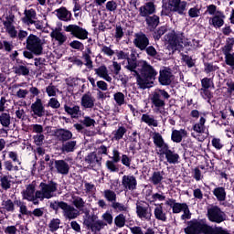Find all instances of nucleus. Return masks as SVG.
<instances>
[{
  "mask_svg": "<svg viewBox=\"0 0 234 234\" xmlns=\"http://www.w3.org/2000/svg\"><path fill=\"white\" fill-rule=\"evenodd\" d=\"M134 76L139 89L145 90L151 89L154 85V80H156L158 72L147 61H142L140 72L134 71Z\"/></svg>",
  "mask_w": 234,
  "mask_h": 234,
  "instance_id": "f257e3e1",
  "label": "nucleus"
},
{
  "mask_svg": "<svg viewBox=\"0 0 234 234\" xmlns=\"http://www.w3.org/2000/svg\"><path fill=\"white\" fill-rule=\"evenodd\" d=\"M49 207L54 211L62 209V215L64 218H67L68 220H74V218H78L80 215V210L65 201H52Z\"/></svg>",
  "mask_w": 234,
  "mask_h": 234,
  "instance_id": "f03ea898",
  "label": "nucleus"
},
{
  "mask_svg": "<svg viewBox=\"0 0 234 234\" xmlns=\"http://www.w3.org/2000/svg\"><path fill=\"white\" fill-rule=\"evenodd\" d=\"M26 48L35 54V56H41L43 54V46L46 45V41L39 37L30 34L26 40Z\"/></svg>",
  "mask_w": 234,
  "mask_h": 234,
  "instance_id": "7ed1b4c3",
  "label": "nucleus"
},
{
  "mask_svg": "<svg viewBox=\"0 0 234 234\" xmlns=\"http://www.w3.org/2000/svg\"><path fill=\"white\" fill-rule=\"evenodd\" d=\"M165 41L168 42V44L170 45L171 48L173 50H176V48H178L179 47H182L183 45L185 47H191L193 48H198L199 47V42L197 40H192L190 42H185L178 40V37H176V35L175 34V31H170L167 35H165Z\"/></svg>",
  "mask_w": 234,
  "mask_h": 234,
  "instance_id": "20e7f679",
  "label": "nucleus"
},
{
  "mask_svg": "<svg viewBox=\"0 0 234 234\" xmlns=\"http://www.w3.org/2000/svg\"><path fill=\"white\" fill-rule=\"evenodd\" d=\"M40 190L36 192V198L39 200H45V198H52L54 197V193L58 191V184L54 182L40 183Z\"/></svg>",
  "mask_w": 234,
  "mask_h": 234,
  "instance_id": "39448f33",
  "label": "nucleus"
},
{
  "mask_svg": "<svg viewBox=\"0 0 234 234\" xmlns=\"http://www.w3.org/2000/svg\"><path fill=\"white\" fill-rule=\"evenodd\" d=\"M169 100L170 95L165 90H156L151 97L153 107H154L156 112H162V109L165 107V101Z\"/></svg>",
  "mask_w": 234,
  "mask_h": 234,
  "instance_id": "423d86ee",
  "label": "nucleus"
},
{
  "mask_svg": "<svg viewBox=\"0 0 234 234\" xmlns=\"http://www.w3.org/2000/svg\"><path fill=\"white\" fill-rule=\"evenodd\" d=\"M65 32H70L71 36L78 39H88L89 32L78 25L64 26Z\"/></svg>",
  "mask_w": 234,
  "mask_h": 234,
  "instance_id": "0eeeda50",
  "label": "nucleus"
},
{
  "mask_svg": "<svg viewBox=\"0 0 234 234\" xmlns=\"http://www.w3.org/2000/svg\"><path fill=\"white\" fill-rule=\"evenodd\" d=\"M51 165V171L54 170L58 175L67 176L70 171V165L67 163V161L60 159V160H52L49 163Z\"/></svg>",
  "mask_w": 234,
  "mask_h": 234,
  "instance_id": "6e6552de",
  "label": "nucleus"
},
{
  "mask_svg": "<svg viewBox=\"0 0 234 234\" xmlns=\"http://www.w3.org/2000/svg\"><path fill=\"white\" fill-rule=\"evenodd\" d=\"M207 217L208 220L211 222H217L220 224V222H224L226 220V214L220 210L218 207H211L207 209Z\"/></svg>",
  "mask_w": 234,
  "mask_h": 234,
  "instance_id": "1a4fd4ad",
  "label": "nucleus"
},
{
  "mask_svg": "<svg viewBox=\"0 0 234 234\" xmlns=\"http://www.w3.org/2000/svg\"><path fill=\"white\" fill-rule=\"evenodd\" d=\"M133 45L139 48V50H145L149 47V37L143 32L136 33L134 35Z\"/></svg>",
  "mask_w": 234,
  "mask_h": 234,
  "instance_id": "9d476101",
  "label": "nucleus"
},
{
  "mask_svg": "<svg viewBox=\"0 0 234 234\" xmlns=\"http://www.w3.org/2000/svg\"><path fill=\"white\" fill-rule=\"evenodd\" d=\"M136 214L137 217L141 218V220H151V217H153V213L149 207H145L144 203L137 202L136 203Z\"/></svg>",
  "mask_w": 234,
  "mask_h": 234,
  "instance_id": "9b49d317",
  "label": "nucleus"
},
{
  "mask_svg": "<svg viewBox=\"0 0 234 234\" xmlns=\"http://www.w3.org/2000/svg\"><path fill=\"white\" fill-rule=\"evenodd\" d=\"M168 6L171 12H176L182 16L184 11L187 8V2L182 0H169Z\"/></svg>",
  "mask_w": 234,
  "mask_h": 234,
  "instance_id": "f8f14e48",
  "label": "nucleus"
},
{
  "mask_svg": "<svg viewBox=\"0 0 234 234\" xmlns=\"http://www.w3.org/2000/svg\"><path fill=\"white\" fill-rule=\"evenodd\" d=\"M122 186L124 191H134L136 186H138V182L134 176H123L122 178Z\"/></svg>",
  "mask_w": 234,
  "mask_h": 234,
  "instance_id": "ddd939ff",
  "label": "nucleus"
},
{
  "mask_svg": "<svg viewBox=\"0 0 234 234\" xmlns=\"http://www.w3.org/2000/svg\"><path fill=\"white\" fill-rule=\"evenodd\" d=\"M156 12V5L153 2H146L139 8V16L141 17H148Z\"/></svg>",
  "mask_w": 234,
  "mask_h": 234,
  "instance_id": "4468645a",
  "label": "nucleus"
},
{
  "mask_svg": "<svg viewBox=\"0 0 234 234\" xmlns=\"http://www.w3.org/2000/svg\"><path fill=\"white\" fill-rule=\"evenodd\" d=\"M22 194L25 200L33 202L35 205L39 204V202H37V197H36V186H34V185H28Z\"/></svg>",
  "mask_w": 234,
  "mask_h": 234,
  "instance_id": "2eb2a0df",
  "label": "nucleus"
},
{
  "mask_svg": "<svg viewBox=\"0 0 234 234\" xmlns=\"http://www.w3.org/2000/svg\"><path fill=\"white\" fill-rule=\"evenodd\" d=\"M159 83L161 85H171L173 81V72L167 68H164L159 71Z\"/></svg>",
  "mask_w": 234,
  "mask_h": 234,
  "instance_id": "dca6fc26",
  "label": "nucleus"
},
{
  "mask_svg": "<svg viewBox=\"0 0 234 234\" xmlns=\"http://www.w3.org/2000/svg\"><path fill=\"white\" fill-rule=\"evenodd\" d=\"M84 224H85V226H87V228L89 229H91L93 234H100V231H101V229H103V228H105V226H107V223H105L101 220L90 222V219H85Z\"/></svg>",
  "mask_w": 234,
  "mask_h": 234,
  "instance_id": "f3484780",
  "label": "nucleus"
},
{
  "mask_svg": "<svg viewBox=\"0 0 234 234\" xmlns=\"http://www.w3.org/2000/svg\"><path fill=\"white\" fill-rule=\"evenodd\" d=\"M31 111L35 116H38V118L45 116V106H43V101L37 98L36 101L31 104Z\"/></svg>",
  "mask_w": 234,
  "mask_h": 234,
  "instance_id": "a211bd4d",
  "label": "nucleus"
},
{
  "mask_svg": "<svg viewBox=\"0 0 234 234\" xmlns=\"http://www.w3.org/2000/svg\"><path fill=\"white\" fill-rule=\"evenodd\" d=\"M95 101H96V99H94V96H92V93L87 92L82 95L80 100V105L84 109H92L94 107Z\"/></svg>",
  "mask_w": 234,
  "mask_h": 234,
  "instance_id": "6ab92c4d",
  "label": "nucleus"
},
{
  "mask_svg": "<svg viewBox=\"0 0 234 234\" xmlns=\"http://www.w3.org/2000/svg\"><path fill=\"white\" fill-rule=\"evenodd\" d=\"M94 72L98 78H101V80H105V81H108L109 83L112 81V77L109 75V69H107V66L101 65L95 69Z\"/></svg>",
  "mask_w": 234,
  "mask_h": 234,
  "instance_id": "aec40b11",
  "label": "nucleus"
},
{
  "mask_svg": "<svg viewBox=\"0 0 234 234\" xmlns=\"http://www.w3.org/2000/svg\"><path fill=\"white\" fill-rule=\"evenodd\" d=\"M224 19H226L224 13L217 11L216 15L209 19V23L213 25L215 28H220V27H224Z\"/></svg>",
  "mask_w": 234,
  "mask_h": 234,
  "instance_id": "412c9836",
  "label": "nucleus"
},
{
  "mask_svg": "<svg viewBox=\"0 0 234 234\" xmlns=\"http://www.w3.org/2000/svg\"><path fill=\"white\" fill-rule=\"evenodd\" d=\"M101 155L96 153H90L85 157V162H87L90 167H96V165H101Z\"/></svg>",
  "mask_w": 234,
  "mask_h": 234,
  "instance_id": "4be33fe9",
  "label": "nucleus"
},
{
  "mask_svg": "<svg viewBox=\"0 0 234 234\" xmlns=\"http://www.w3.org/2000/svg\"><path fill=\"white\" fill-rule=\"evenodd\" d=\"M161 153H162V154H165L168 164H178V160L180 158V155H178V154L169 150V146H167Z\"/></svg>",
  "mask_w": 234,
  "mask_h": 234,
  "instance_id": "5701e85b",
  "label": "nucleus"
},
{
  "mask_svg": "<svg viewBox=\"0 0 234 234\" xmlns=\"http://www.w3.org/2000/svg\"><path fill=\"white\" fill-rule=\"evenodd\" d=\"M153 140H154V144L156 147H158V149H160V152L162 153V151L167 149V147H169L167 145V144H165V142L164 141V138L162 137V134H160L159 133L154 132L153 133Z\"/></svg>",
  "mask_w": 234,
  "mask_h": 234,
  "instance_id": "b1692460",
  "label": "nucleus"
},
{
  "mask_svg": "<svg viewBox=\"0 0 234 234\" xmlns=\"http://www.w3.org/2000/svg\"><path fill=\"white\" fill-rule=\"evenodd\" d=\"M24 14L25 16L22 18V21L25 25H27V27H30V23H32V21H36V19H37L36 10L34 9H26Z\"/></svg>",
  "mask_w": 234,
  "mask_h": 234,
  "instance_id": "393cba45",
  "label": "nucleus"
},
{
  "mask_svg": "<svg viewBox=\"0 0 234 234\" xmlns=\"http://www.w3.org/2000/svg\"><path fill=\"white\" fill-rule=\"evenodd\" d=\"M55 134L60 142H69V140H72L73 136L72 132L65 129L57 130Z\"/></svg>",
  "mask_w": 234,
  "mask_h": 234,
  "instance_id": "a878e982",
  "label": "nucleus"
},
{
  "mask_svg": "<svg viewBox=\"0 0 234 234\" xmlns=\"http://www.w3.org/2000/svg\"><path fill=\"white\" fill-rule=\"evenodd\" d=\"M192 131L197 134H204L206 133V118L200 117L199 122L193 124Z\"/></svg>",
  "mask_w": 234,
  "mask_h": 234,
  "instance_id": "bb28decb",
  "label": "nucleus"
},
{
  "mask_svg": "<svg viewBox=\"0 0 234 234\" xmlns=\"http://www.w3.org/2000/svg\"><path fill=\"white\" fill-rule=\"evenodd\" d=\"M141 122L146 123L149 127H158V121L154 119V116L144 113L141 117Z\"/></svg>",
  "mask_w": 234,
  "mask_h": 234,
  "instance_id": "cd10ccee",
  "label": "nucleus"
},
{
  "mask_svg": "<svg viewBox=\"0 0 234 234\" xmlns=\"http://www.w3.org/2000/svg\"><path fill=\"white\" fill-rule=\"evenodd\" d=\"M145 22L150 30H153L156 28L160 23V17L158 16L154 15V16H149L145 17Z\"/></svg>",
  "mask_w": 234,
  "mask_h": 234,
  "instance_id": "c85d7f7f",
  "label": "nucleus"
},
{
  "mask_svg": "<svg viewBox=\"0 0 234 234\" xmlns=\"http://www.w3.org/2000/svg\"><path fill=\"white\" fill-rule=\"evenodd\" d=\"M17 207H19V213L18 218H22L23 215H26L27 217H32V211L28 210V207H27V205L23 203V201L17 200L16 202Z\"/></svg>",
  "mask_w": 234,
  "mask_h": 234,
  "instance_id": "c756f323",
  "label": "nucleus"
},
{
  "mask_svg": "<svg viewBox=\"0 0 234 234\" xmlns=\"http://www.w3.org/2000/svg\"><path fill=\"white\" fill-rule=\"evenodd\" d=\"M50 37H53V39H56V41H58V45H63V43L67 41V36H65L59 29H54L50 33Z\"/></svg>",
  "mask_w": 234,
  "mask_h": 234,
  "instance_id": "7c9ffc66",
  "label": "nucleus"
},
{
  "mask_svg": "<svg viewBox=\"0 0 234 234\" xmlns=\"http://www.w3.org/2000/svg\"><path fill=\"white\" fill-rule=\"evenodd\" d=\"M12 123V116L10 115V112H4L0 114V124L2 127L8 128L10 127V124Z\"/></svg>",
  "mask_w": 234,
  "mask_h": 234,
  "instance_id": "2f4dec72",
  "label": "nucleus"
},
{
  "mask_svg": "<svg viewBox=\"0 0 234 234\" xmlns=\"http://www.w3.org/2000/svg\"><path fill=\"white\" fill-rule=\"evenodd\" d=\"M187 135V132L184 129L181 130H174L172 132V140L174 142H176V144H180V142H182V138H184V136Z\"/></svg>",
  "mask_w": 234,
  "mask_h": 234,
  "instance_id": "473e14b6",
  "label": "nucleus"
},
{
  "mask_svg": "<svg viewBox=\"0 0 234 234\" xmlns=\"http://www.w3.org/2000/svg\"><path fill=\"white\" fill-rule=\"evenodd\" d=\"M76 145H78L76 141H68L62 144L61 151L62 153H74Z\"/></svg>",
  "mask_w": 234,
  "mask_h": 234,
  "instance_id": "72a5a7b5",
  "label": "nucleus"
},
{
  "mask_svg": "<svg viewBox=\"0 0 234 234\" xmlns=\"http://www.w3.org/2000/svg\"><path fill=\"white\" fill-rule=\"evenodd\" d=\"M0 186L2 189H5V191H7V189H10L12 187V176H0Z\"/></svg>",
  "mask_w": 234,
  "mask_h": 234,
  "instance_id": "f704fd0d",
  "label": "nucleus"
},
{
  "mask_svg": "<svg viewBox=\"0 0 234 234\" xmlns=\"http://www.w3.org/2000/svg\"><path fill=\"white\" fill-rule=\"evenodd\" d=\"M154 215L157 220H161L162 222H165V220H167V216L164 212L162 205H159L154 208Z\"/></svg>",
  "mask_w": 234,
  "mask_h": 234,
  "instance_id": "c9c22d12",
  "label": "nucleus"
},
{
  "mask_svg": "<svg viewBox=\"0 0 234 234\" xmlns=\"http://www.w3.org/2000/svg\"><path fill=\"white\" fill-rule=\"evenodd\" d=\"M60 226H61V219L52 218L48 224V231H50L51 233H56V231L59 229Z\"/></svg>",
  "mask_w": 234,
  "mask_h": 234,
  "instance_id": "e433bc0d",
  "label": "nucleus"
},
{
  "mask_svg": "<svg viewBox=\"0 0 234 234\" xmlns=\"http://www.w3.org/2000/svg\"><path fill=\"white\" fill-rule=\"evenodd\" d=\"M213 195L218 198V202H224L226 200V189L222 186L215 188Z\"/></svg>",
  "mask_w": 234,
  "mask_h": 234,
  "instance_id": "4c0bfd02",
  "label": "nucleus"
},
{
  "mask_svg": "<svg viewBox=\"0 0 234 234\" xmlns=\"http://www.w3.org/2000/svg\"><path fill=\"white\" fill-rule=\"evenodd\" d=\"M14 72L17 74V76H28L30 69L25 65H18L14 68Z\"/></svg>",
  "mask_w": 234,
  "mask_h": 234,
  "instance_id": "58836bf2",
  "label": "nucleus"
},
{
  "mask_svg": "<svg viewBox=\"0 0 234 234\" xmlns=\"http://www.w3.org/2000/svg\"><path fill=\"white\" fill-rule=\"evenodd\" d=\"M233 45H234V39L228 38L226 45L222 48V52L225 57L229 56L231 54V51L233 50Z\"/></svg>",
  "mask_w": 234,
  "mask_h": 234,
  "instance_id": "ea45409f",
  "label": "nucleus"
},
{
  "mask_svg": "<svg viewBox=\"0 0 234 234\" xmlns=\"http://www.w3.org/2000/svg\"><path fill=\"white\" fill-rule=\"evenodd\" d=\"M64 110L67 113L70 114L71 118H78L80 116V106H64Z\"/></svg>",
  "mask_w": 234,
  "mask_h": 234,
  "instance_id": "a19ab883",
  "label": "nucleus"
},
{
  "mask_svg": "<svg viewBox=\"0 0 234 234\" xmlns=\"http://www.w3.org/2000/svg\"><path fill=\"white\" fill-rule=\"evenodd\" d=\"M2 207L10 213H14V211H16V205L12 199L4 200L2 202Z\"/></svg>",
  "mask_w": 234,
  "mask_h": 234,
  "instance_id": "79ce46f5",
  "label": "nucleus"
},
{
  "mask_svg": "<svg viewBox=\"0 0 234 234\" xmlns=\"http://www.w3.org/2000/svg\"><path fill=\"white\" fill-rule=\"evenodd\" d=\"M162 180H164V176L160 172H154L152 176L150 177V182H152L154 186H158V184H162Z\"/></svg>",
  "mask_w": 234,
  "mask_h": 234,
  "instance_id": "37998d69",
  "label": "nucleus"
},
{
  "mask_svg": "<svg viewBox=\"0 0 234 234\" xmlns=\"http://www.w3.org/2000/svg\"><path fill=\"white\" fill-rule=\"evenodd\" d=\"M72 204L75 206L76 209H83V207H85V200L78 196L72 197Z\"/></svg>",
  "mask_w": 234,
  "mask_h": 234,
  "instance_id": "c03bdc74",
  "label": "nucleus"
},
{
  "mask_svg": "<svg viewBox=\"0 0 234 234\" xmlns=\"http://www.w3.org/2000/svg\"><path fill=\"white\" fill-rule=\"evenodd\" d=\"M103 197L108 200V202H116V192L111 190V189H106L103 191Z\"/></svg>",
  "mask_w": 234,
  "mask_h": 234,
  "instance_id": "a18cd8bd",
  "label": "nucleus"
},
{
  "mask_svg": "<svg viewBox=\"0 0 234 234\" xmlns=\"http://www.w3.org/2000/svg\"><path fill=\"white\" fill-rule=\"evenodd\" d=\"M57 17L61 21H69V11L67 8L62 7L57 10Z\"/></svg>",
  "mask_w": 234,
  "mask_h": 234,
  "instance_id": "49530a36",
  "label": "nucleus"
},
{
  "mask_svg": "<svg viewBox=\"0 0 234 234\" xmlns=\"http://www.w3.org/2000/svg\"><path fill=\"white\" fill-rule=\"evenodd\" d=\"M127 133V129L125 127L121 126L116 131L112 133L113 134V140H122L123 138V135Z\"/></svg>",
  "mask_w": 234,
  "mask_h": 234,
  "instance_id": "de8ad7c7",
  "label": "nucleus"
},
{
  "mask_svg": "<svg viewBox=\"0 0 234 234\" xmlns=\"http://www.w3.org/2000/svg\"><path fill=\"white\" fill-rule=\"evenodd\" d=\"M90 54H92L90 48H88L87 51L83 54L85 65L88 69H92V60L90 59Z\"/></svg>",
  "mask_w": 234,
  "mask_h": 234,
  "instance_id": "09e8293b",
  "label": "nucleus"
},
{
  "mask_svg": "<svg viewBox=\"0 0 234 234\" xmlns=\"http://www.w3.org/2000/svg\"><path fill=\"white\" fill-rule=\"evenodd\" d=\"M112 207L118 212H122V211L127 212V210L129 209L126 205H123L122 203L116 202V201L112 203Z\"/></svg>",
  "mask_w": 234,
  "mask_h": 234,
  "instance_id": "8fccbe9b",
  "label": "nucleus"
},
{
  "mask_svg": "<svg viewBox=\"0 0 234 234\" xmlns=\"http://www.w3.org/2000/svg\"><path fill=\"white\" fill-rule=\"evenodd\" d=\"M113 99L120 107L125 103V95L122 92L115 93Z\"/></svg>",
  "mask_w": 234,
  "mask_h": 234,
  "instance_id": "3c124183",
  "label": "nucleus"
},
{
  "mask_svg": "<svg viewBox=\"0 0 234 234\" xmlns=\"http://www.w3.org/2000/svg\"><path fill=\"white\" fill-rule=\"evenodd\" d=\"M172 204H170L173 213H180L183 211L184 207L186 206V203H174L175 201H171Z\"/></svg>",
  "mask_w": 234,
  "mask_h": 234,
  "instance_id": "603ef678",
  "label": "nucleus"
},
{
  "mask_svg": "<svg viewBox=\"0 0 234 234\" xmlns=\"http://www.w3.org/2000/svg\"><path fill=\"white\" fill-rule=\"evenodd\" d=\"M127 63L128 64L125 66V69H127V70H130L131 72H133V76H134V72H136V67H138L136 60L131 59L130 58L127 59Z\"/></svg>",
  "mask_w": 234,
  "mask_h": 234,
  "instance_id": "864d4df0",
  "label": "nucleus"
},
{
  "mask_svg": "<svg viewBox=\"0 0 234 234\" xmlns=\"http://www.w3.org/2000/svg\"><path fill=\"white\" fill-rule=\"evenodd\" d=\"M116 162L114 161H111V160H108L106 161V167L108 170L111 171V173H118V171H120V168L118 167V165H116Z\"/></svg>",
  "mask_w": 234,
  "mask_h": 234,
  "instance_id": "5fc2aeb1",
  "label": "nucleus"
},
{
  "mask_svg": "<svg viewBox=\"0 0 234 234\" xmlns=\"http://www.w3.org/2000/svg\"><path fill=\"white\" fill-rule=\"evenodd\" d=\"M114 222L117 228H123V226H125V216L123 214H119L115 218Z\"/></svg>",
  "mask_w": 234,
  "mask_h": 234,
  "instance_id": "6e6d98bb",
  "label": "nucleus"
},
{
  "mask_svg": "<svg viewBox=\"0 0 234 234\" xmlns=\"http://www.w3.org/2000/svg\"><path fill=\"white\" fill-rule=\"evenodd\" d=\"M5 28L10 37H17V30H16V26H5Z\"/></svg>",
  "mask_w": 234,
  "mask_h": 234,
  "instance_id": "4d7b16f0",
  "label": "nucleus"
},
{
  "mask_svg": "<svg viewBox=\"0 0 234 234\" xmlns=\"http://www.w3.org/2000/svg\"><path fill=\"white\" fill-rule=\"evenodd\" d=\"M81 123L85 125V127H94V125L96 124V121L89 116H86L81 121Z\"/></svg>",
  "mask_w": 234,
  "mask_h": 234,
  "instance_id": "13d9d810",
  "label": "nucleus"
},
{
  "mask_svg": "<svg viewBox=\"0 0 234 234\" xmlns=\"http://www.w3.org/2000/svg\"><path fill=\"white\" fill-rule=\"evenodd\" d=\"M16 23V16L14 15H9L5 17V20H3L4 27H9Z\"/></svg>",
  "mask_w": 234,
  "mask_h": 234,
  "instance_id": "bf43d9fd",
  "label": "nucleus"
},
{
  "mask_svg": "<svg viewBox=\"0 0 234 234\" xmlns=\"http://www.w3.org/2000/svg\"><path fill=\"white\" fill-rule=\"evenodd\" d=\"M46 92L49 97L56 96V93L58 92V88L56 86L49 84L46 88Z\"/></svg>",
  "mask_w": 234,
  "mask_h": 234,
  "instance_id": "052dcab7",
  "label": "nucleus"
},
{
  "mask_svg": "<svg viewBox=\"0 0 234 234\" xmlns=\"http://www.w3.org/2000/svg\"><path fill=\"white\" fill-rule=\"evenodd\" d=\"M183 215L181 216L182 220H189L191 218V212L189 211V207L187 205H185V207L183 208Z\"/></svg>",
  "mask_w": 234,
  "mask_h": 234,
  "instance_id": "680f3d73",
  "label": "nucleus"
},
{
  "mask_svg": "<svg viewBox=\"0 0 234 234\" xmlns=\"http://www.w3.org/2000/svg\"><path fill=\"white\" fill-rule=\"evenodd\" d=\"M200 94L204 100H210L213 98V94H211V91L206 88H201L200 90Z\"/></svg>",
  "mask_w": 234,
  "mask_h": 234,
  "instance_id": "e2e57ef3",
  "label": "nucleus"
},
{
  "mask_svg": "<svg viewBox=\"0 0 234 234\" xmlns=\"http://www.w3.org/2000/svg\"><path fill=\"white\" fill-rule=\"evenodd\" d=\"M167 32V27H161L157 31L154 32V39H160L162 36H164Z\"/></svg>",
  "mask_w": 234,
  "mask_h": 234,
  "instance_id": "0e129e2a",
  "label": "nucleus"
},
{
  "mask_svg": "<svg viewBox=\"0 0 234 234\" xmlns=\"http://www.w3.org/2000/svg\"><path fill=\"white\" fill-rule=\"evenodd\" d=\"M48 107H51V109H59L61 107V104L56 98H51L48 103Z\"/></svg>",
  "mask_w": 234,
  "mask_h": 234,
  "instance_id": "69168bd1",
  "label": "nucleus"
},
{
  "mask_svg": "<svg viewBox=\"0 0 234 234\" xmlns=\"http://www.w3.org/2000/svg\"><path fill=\"white\" fill-rule=\"evenodd\" d=\"M225 63L234 69V53H230V55L225 57Z\"/></svg>",
  "mask_w": 234,
  "mask_h": 234,
  "instance_id": "338daca9",
  "label": "nucleus"
},
{
  "mask_svg": "<svg viewBox=\"0 0 234 234\" xmlns=\"http://www.w3.org/2000/svg\"><path fill=\"white\" fill-rule=\"evenodd\" d=\"M115 38L118 40L122 39L123 37V28H122L121 26H117L115 28Z\"/></svg>",
  "mask_w": 234,
  "mask_h": 234,
  "instance_id": "774afa93",
  "label": "nucleus"
}]
</instances>
